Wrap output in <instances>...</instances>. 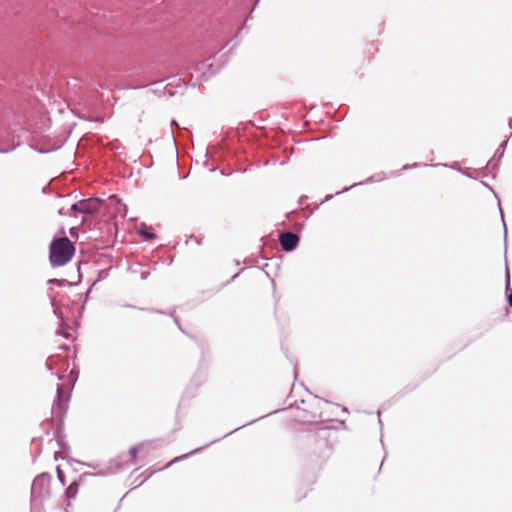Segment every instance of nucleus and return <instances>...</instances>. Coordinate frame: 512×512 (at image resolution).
<instances>
[{
  "mask_svg": "<svg viewBox=\"0 0 512 512\" xmlns=\"http://www.w3.org/2000/svg\"><path fill=\"white\" fill-rule=\"evenodd\" d=\"M279 242L284 251H292L297 247L299 237L295 233L284 232L279 235Z\"/></svg>",
  "mask_w": 512,
  "mask_h": 512,
  "instance_id": "3",
  "label": "nucleus"
},
{
  "mask_svg": "<svg viewBox=\"0 0 512 512\" xmlns=\"http://www.w3.org/2000/svg\"><path fill=\"white\" fill-rule=\"evenodd\" d=\"M48 482V478L45 476L37 477L33 482V490H36L38 486H42Z\"/></svg>",
  "mask_w": 512,
  "mask_h": 512,
  "instance_id": "5",
  "label": "nucleus"
},
{
  "mask_svg": "<svg viewBox=\"0 0 512 512\" xmlns=\"http://www.w3.org/2000/svg\"><path fill=\"white\" fill-rule=\"evenodd\" d=\"M100 206L101 201L99 199L90 198L73 204L71 209L82 214H93L99 210Z\"/></svg>",
  "mask_w": 512,
  "mask_h": 512,
  "instance_id": "2",
  "label": "nucleus"
},
{
  "mask_svg": "<svg viewBox=\"0 0 512 512\" xmlns=\"http://www.w3.org/2000/svg\"><path fill=\"white\" fill-rule=\"evenodd\" d=\"M310 414L311 415L309 417H306L303 420L306 421V422H311V421H314L316 418H318L320 416L316 411H312Z\"/></svg>",
  "mask_w": 512,
  "mask_h": 512,
  "instance_id": "7",
  "label": "nucleus"
},
{
  "mask_svg": "<svg viewBox=\"0 0 512 512\" xmlns=\"http://www.w3.org/2000/svg\"><path fill=\"white\" fill-rule=\"evenodd\" d=\"M74 253L75 246L67 237L55 239L50 245V262L52 266H63L72 259Z\"/></svg>",
  "mask_w": 512,
  "mask_h": 512,
  "instance_id": "1",
  "label": "nucleus"
},
{
  "mask_svg": "<svg viewBox=\"0 0 512 512\" xmlns=\"http://www.w3.org/2000/svg\"><path fill=\"white\" fill-rule=\"evenodd\" d=\"M77 490H78V484L77 483H72L67 488L66 494H67V496L69 498L74 497L76 495V493H77Z\"/></svg>",
  "mask_w": 512,
  "mask_h": 512,
  "instance_id": "4",
  "label": "nucleus"
},
{
  "mask_svg": "<svg viewBox=\"0 0 512 512\" xmlns=\"http://www.w3.org/2000/svg\"><path fill=\"white\" fill-rule=\"evenodd\" d=\"M509 305L512 307V293L508 296Z\"/></svg>",
  "mask_w": 512,
  "mask_h": 512,
  "instance_id": "8",
  "label": "nucleus"
},
{
  "mask_svg": "<svg viewBox=\"0 0 512 512\" xmlns=\"http://www.w3.org/2000/svg\"><path fill=\"white\" fill-rule=\"evenodd\" d=\"M142 447V444L139 445V446H134V447H131L130 450H129V455L131 456V458L133 460H135L137 458V455H138V452L140 450V448Z\"/></svg>",
  "mask_w": 512,
  "mask_h": 512,
  "instance_id": "6",
  "label": "nucleus"
}]
</instances>
